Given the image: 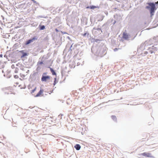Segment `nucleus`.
Instances as JSON below:
<instances>
[{"label":"nucleus","mask_w":158,"mask_h":158,"mask_svg":"<svg viewBox=\"0 0 158 158\" xmlns=\"http://www.w3.org/2000/svg\"><path fill=\"white\" fill-rule=\"evenodd\" d=\"M146 4L148 6H146L145 8L149 10L150 16L152 17L154 15L155 11L158 7V1L155 2H148Z\"/></svg>","instance_id":"obj_1"},{"label":"nucleus","mask_w":158,"mask_h":158,"mask_svg":"<svg viewBox=\"0 0 158 158\" xmlns=\"http://www.w3.org/2000/svg\"><path fill=\"white\" fill-rule=\"evenodd\" d=\"M91 52L95 55L102 57L106 53V48H98V47L92 46L91 48Z\"/></svg>","instance_id":"obj_2"},{"label":"nucleus","mask_w":158,"mask_h":158,"mask_svg":"<svg viewBox=\"0 0 158 158\" xmlns=\"http://www.w3.org/2000/svg\"><path fill=\"white\" fill-rule=\"evenodd\" d=\"M148 44V41H146L144 43L142 44L139 48L137 49V51L138 52H140L145 49V47L146 45H148L147 44Z\"/></svg>","instance_id":"obj_3"},{"label":"nucleus","mask_w":158,"mask_h":158,"mask_svg":"<svg viewBox=\"0 0 158 158\" xmlns=\"http://www.w3.org/2000/svg\"><path fill=\"white\" fill-rule=\"evenodd\" d=\"M37 39L38 37H37L35 36L27 40L24 43V44L25 46L27 45L32 42L34 41L37 40Z\"/></svg>","instance_id":"obj_4"},{"label":"nucleus","mask_w":158,"mask_h":158,"mask_svg":"<svg viewBox=\"0 0 158 158\" xmlns=\"http://www.w3.org/2000/svg\"><path fill=\"white\" fill-rule=\"evenodd\" d=\"M50 79V77L49 76L42 75L41 80L42 82H46L48 80Z\"/></svg>","instance_id":"obj_5"},{"label":"nucleus","mask_w":158,"mask_h":158,"mask_svg":"<svg viewBox=\"0 0 158 158\" xmlns=\"http://www.w3.org/2000/svg\"><path fill=\"white\" fill-rule=\"evenodd\" d=\"M85 7L86 9H90L92 10H94L95 8H99V7L98 6H96L94 5H91L89 6L88 5H86L85 6Z\"/></svg>","instance_id":"obj_6"},{"label":"nucleus","mask_w":158,"mask_h":158,"mask_svg":"<svg viewBox=\"0 0 158 158\" xmlns=\"http://www.w3.org/2000/svg\"><path fill=\"white\" fill-rule=\"evenodd\" d=\"M20 52L22 54V55L21 56V58H23L26 56H28L29 54L26 52H25L24 50L20 51Z\"/></svg>","instance_id":"obj_7"},{"label":"nucleus","mask_w":158,"mask_h":158,"mask_svg":"<svg viewBox=\"0 0 158 158\" xmlns=\"http://www.w3.org/2000/svg\"><path fill=\"white\" fill-rule=\"evenodd\" d=\"M38 73L37 72H34L32 75L31 78H32V79L34 80H36L37 79V76L36 75L38 74Z\"/></svg>","instance_id":"obj_8"},{"label":"nucleus","mask_w":158,"mask_h":158,"mask_svg":"<svg viewBox=\"0 0 158 158\" xmlns=\"http://www.w3.org/2000/svg\"><path fill=\"white\" fill-rule=\"evenodd\" d=\"M43 90L40 89L39 92L37 93V94L35 96V97H39L43 93Z\"/></svg>","instance_id":"obj_9"},{"label":"nucleus","mask_w":158,"mask_h":158,"mask_svg":"<svg viewBox=\"0 0 158 158\" xmlns=\"http://www.w3.org/2000/svg\"><path fill=\"white\" fill-rule=\"evenodd\" d=\"M50 69V70L52 73V74L53 75H56V73L55 71L52 68L49 67H48Z\"/></svg>","instance_id":"obj_10"},{"label":"nucleus","mask_w":158,"mask_h":158,"mask_svg":"<svg viewBox=\"0 0 158 158\" xmlns=\"http://www.w3.org/2000/svg\"><path fill=\"white\" fill-rule=\"evenodd\" d=\"M39 29L40 30H43L45 29V26L44 25H39L38 27Z\"/></svg>","instance_id":"obj_11"},{"label":"nucleus","mask_w":158,"mask_h":158,"mask_svg":"<svg viewBox=\"0 0 158 158\" xmlns=\"http://www.w3.org/2000/svg\"><path fill=\"white\" fill-rule=\"evenodd\" d=\"M74 147L78 151L80 150L81 146L80 144H77L74 146Z\"/></svg>","instance_id":"obj_12"},{"label":"nucleus","mask_w":158,"mask_h":158,"mask_svg":"<svg viewBox=\"0 0 158 158\" xmlns=\"http://www.w3.org/2000/svg\"><path fill=\"white\" fill-rule=\"evenodd\" d=\"M123 37L125 40H127L129 38L128 35L127 33L125 34L124 33L123 34Z\"/></svg>","instance_id":"obj_13"},{"label":"nucleus","mask_w":158,"mask_h":158,"mask_svg":"<svg viewBox=\"0 0 158 158\" xmlns=\"http://www.w3.org/2000/svg\"><path fill=\"white\" fill-rule=\"evenodd\" d=\"M92 41L93 42H96V43H99L101 41V40L98 39H95L93 38H92L91 39Z\"/></svg>","instance_id":"obj_14"},{"label":"nucleus","mask_w":158,"mask_h":158,"mask_svg":"<svg viewBox=\"0 0 158 158\" xmlns=\"http://www.w3.org/2000/svg\"><path fill=\"white\" fill-rule=\"evenodd\" d=\"M111 118L115 122H117V119L115 115H112L111 116Z\"/></svg>","instance_id":"obj_15"},{"label":"nucleus","mask_w":158,"mask_h":158,"mask_svg":"<svg viewBox=\"0 0 158 158\" xmlns=\"http://www.w3.org/2000/svg\"><path fill=\"white\" fill-rule=\"evenodd\" d=\"M150 48H151L152 50H154V51H157V48L154 47V46H152L151 47L149 48L148 49V50Z\"/></svg>","instance_id":"obj_16"},{"label":"nucleus","mask_w":158,"mask_h":158,"mask_svg":"<svg viewBox=\"0 0 158 158\" xmlns=\"http://www.w3.org/2000/svg\"><path fill=\"white\" fill-rule=\"evenodd\" d=\"M139 156H146L147 157V152H143V153L140 154H139Z\"/></svg>","instance_id":"obj_17"},{"label":"nucleus","mask_w":158,"mask_h":158,"mask_svg":"<svg viewBox=\"0 0 158 158\" xmlns=\"http://www.w3.org/2000/svg\"><path fill=\"white\" fill-rule=\"evenodd\" d=\"M104 18V16L103 15H102L101 16L100 18L99 19H98V22H100L102 21Z\"/></svg>","instance_id":"obj_18"},{"label":"nucleus","mask_w":158,"mask_h":158,"mask_svg":"<svg viewBox=\"0 0 158 158\" xmlns=\"http://www.w3.org/2000/svg\"><path fill=\"white\" fill-rule=\"evenodd\" d=\"M54 81L53 84V85L54 86L58 82V81H57L56 80V77L54 78Z\"/></svg>","instance_id":"obj_19"},{"label":"nucleus","mask_w":158,"mask_h":158,"mask_svg":"<svg viewBox=\"0 0 158 158\" xmlns=\"http://www.w3.org/2000/svg\"><path fill=\"white\" fill-rule=\"evenodd\" d=\"M147 157H153V156L150 153H147Z\"/></svg>","instance_id":"obj_20"},{"label":"nucleus","mask_w":158,"mask_h":158,"mask_svg":"<svg viewBox=\"0 0 158 158\" xmlns=\"http://www.w3.org/2000/svg\"><path fill=\"white\" fill-rule=\"evenodd\" d=\"M32 1L34 3H35V5L37 6L38 5H39V3L37 2L36 1H35V0H33Z\"/></svg>","instance_id":"obj_21"},{"label":"nucleus","mask_w":158,"mask_h":158,"mask_svg":"<svg viewBox=\"0 0 158 158\" xmlns=\"http://www.w3.org/2000/svg\"><path fill=\"white\" fill-rule=\"evenodd\" d=\"M43 64V61H39L37 63V65H41L42 64Z\"/></svg>","instance_id":"obj_22"},{"label":"nucleus","mask_w":158,"mask_h":158,"mask_svg":"<svg viewBox=\"0 0 158 158\" xmlns=\"http://www.w3.org/2000/svg\"><path fill=\"white\" fill-rule=\"evenodd\" d=\"M38 17L40 18H46L47 17L45 16L44 15H39L38 16Z\"/></svg>","instance_id":"obj_23"},{"label":"nucleus","mask_w":158,"mask_h":158,"mask_svg":"<svg viewBox=\"0 0 158 158\" xmlns=\"http://www.w3.org/2000/svg\"><path fill=\"white\" fill-rule=\"evenodd\" d=\"M63 115V114H59L58 117V118L59 119H62V116Z\"/></svg>","instance_id":"obj_24"},{"label":"nucleus","mask_w":158,"mask_h":158,"mask_svg":"<svg viewBox=\"0 0 158 158\" xmlns=\"http://www.w3.org/2000/svg\"><path fill=\"white\" fill-rule=\"evenodd\" d=\"M86 33L87 34L86 36H87V38H89L90 37V35H89V34L88 32V31H86Z\"/></svg>","instance_id":"obj_25"},{"label":"nucleus","mask_w":158,"mask_h":158,"mask_svg":"<svg viewBox=\"0 0 158 158\" xmlns=\"http://www.w3.org/2000/svg\"><path fill=\"white\" fill-rule=\"evenodd\" d=\"M36 87H35L34 89L31 90V93H33L36 90Z\"/></svg>","instance_id":"obj_26"},{"label":"nucleus","mask_w":158,"mask_h":158,"mask_svg":"<svg viewBox=\"0 0 158 158\" xmlns=\"http://www.w3.org/2000/svg\"><path fill=\"white\" fill-rule=\"evenodd\" d=\"M86 34H87V33H86V31H85L84 33L81 34V35L85 37V36L86 35Z\"/></svg>","instance_id":"obj_27"},{"label":"nucleus","mask_w":158,"mask_h":158,"mask_svg":"<svg viewBox=\"0 0 158 158\" xmlns=\"http://www.w3.org/2000/svg\"><path fill=\"white\" fill-rule=\"evenodd\" d=\"M94 29H95L94 28ZM95 29H96V30H97L98 31H101L102 33V30L101 28H98Z\"/></svg>","instance_id":"obj_28"},{"label":"nucleus","mask_w":158,"mask_h":158,"mask_svg":"<svg viewBox=\"0 0 158 158\" xmlns=\"http://www.w3.org/2000/svg\"><path fill=\"white\" fill-rule=\"evenodd\" d=\"M148 53V52L147 51H145L144 53V54H143L142 53V56H145Z\"/></svg>","instance_id":"obj_29"},{"label":"nucleus","mask_w":158,"mask_h":158,"mask_svg":"<svg viewBox=\"0 0 158 158\" xmlns=\"http://www.w3.org/2000/svg\"><path fill=\"white\" fill-rule=\"evenodd\" d=\"M19 69L18 68L16 67L15 71V73H18Z\"/></svg>","instance_id":"obj_30"},{"label":"nucleus","mask_w":158,"mask_h":158,"mask_svg":"<svg viewBox=\"0 0 158 158\" xmlns=\"http://www.w3.org/2000/svg\"><path fill=\"white\" fill-rule=\"evenodd\" d=\"M73 44H72L69 48V50L72 51L73 50Z\"/></svg>","instance_id":"obj_31"},{"label":"nucleus","mask_w":158,"mask_h":158,"mask_svg":"<svg viewBox=\"0 0 158 158\" xmlns=\"http://www.w3.org/2000/svg\"><path fill=\"white\" fill-rule=\"evenodd\" d=\"M60 31L63 34H67V33L66 32L63 31Z\"/></svg>","instance_id":"obj_32"},{"label":"nucleus","mask_w":158,"mask_h":158,"mask_svg":"<svg viewBox=\"0 0 158 158\" xmlns=\"http://www.w3.org/2000/svg\"><path fill=\"white\" fill-rule=\"evenodd\" d=\"M14 78H15V79H17V78H18L19 76L18 75H14Z\"/></svg>","instance_id":"obj_33"},{"label":"nucleus","mask_w":158,"mask_h":158,"mask_svg":"<svg viewBox=\"0 0 158 158\" xmlns=\"http://www.w3.org/2000/svg\"><path fill=\"white\" fill-rule=\"evenodd\" d=\"M11 68L12 69H14V68H15V65H14V64H12L11 66Z\"/></svg>","instance_id":"obj_34"},{"label":"nucleus","mask_w":158,"mask_h":158,"mask_svg":"<svg viewBox=\"0 0 158 158\" xmlns=\"http://www.w3.org/2000/svg\"><path fill=\"white\" fill-rule=\"evenodd\" d=\"M150 52L151 54H152L153 53H155V52L154 51H153L152 50H150L149 52Z\"/></svg>","instance_id":"obj_35"},{"label":"nucleus","mask_w":158,"mask_h":158,"mask_svg":"<svg viewBox=\"0 0 158 158\" xmlns=\"http://www.w3.org/2000/svg\"><path fill=\"white\" fill-rule=\"evenodd\" d=\"M55 31L57 32H58L59 31V30H58V29H57V28H56L55 29Z\"/></svg>","instance_id":"obj_36"},{"label":"nucleus","mask_w":158,"mask_h":158,"mask_svg":"<svg viewBox=\"0 0 158 158\" xmlns=\"http://www.w3.org/2000/svg\"><path fill=\"white\" fill-rule=\"evenodd\" d=\"M118 50V48H115L114 49V51L115 52H116Z\"/></svg>","instance_id":"obj_37"},{"label":"nucleus","mask_w":158,"mask_h":158,"mask_svg":"<svg viewBox=\"0 0 158 158\" xmlns=\"http://www.w3.org/2000/svg\"><path fill=\"white\" fill-rule=\"evenodd\" d=\"M40 69V68L38 66L37 67V68H36V70L38 71V70L39 69Z\"/></svg>","instance_id":"obj_38"},{"label":"nucleus","mask_w":158,"mask_h":158,"mask_svg":"<svg viewBox=\"0 0 158 158\" xmlns=\"http://www.w3.org/2000/svg\"><path fill=\"white\" fill-rule=\"evenodd\" d=\"M157 37H153V39L154 40H156Z\"/></svg>","instance_id":"obj_39"},{"label":"nucleus","mask_w":158,"mask_h":158,"mask_svg":"<svg viewBox=\"0 0 158 158\" xmlns=\"http://www.w3.org/2000/svg\"><path fill=\"white\" fill-rule=\"evenodd\" d=\"M116 20H114V22L112 24H113V25H114L116 23Z\"/></svg>","instance_id":"obj_40"},{"label":"nucleus","mask_w":158,"mask_h":158,"mask_svg":"<svg viewBox=\"0 0 158 158\" xmlns=\"http://www.w3.org/2000/svg\"><path fill=\"white\" fill-rule=\"evenodd\" d=\"M4 57H5L7 59H8L7 56V55H4Z\"/></svg>","instance_id":"obj_41"},{"label":"nucleus","mask_w":158,"mask_h":158,"mask_svg":"<svg viewBox=\"0 0 158 158\" xmlns=\"http://www.w3.org/2000/svg\"><path fill=\"white\" fill-rule=\"evenodd\" d=\"M67 38H68L69 40H71L70 39V37L69 36H67Z\"/></svg>","instance_id":"obj_42"},{"label":"nucleus","mask_w":158,"mask_h":158,"mask_svg":"<svg viewBox=\"0 0 158 158\" xmlns=\"http://www.w3.org/2000/svg\"><path fill=\"white\" fill-rule=\"evenodd\" d=\"M47 73H46H46H44L42 75H46V74H47Z\"/></svg>","instance_id":"obj_43"},{"label":"nucleus","mask_w":158,"mask_h":158,"mask_svg":"<svg viewBox=\"0 0 158 158\" xmlns=\"http://www.w3.org/2000/svg\"><path fill=\"white\" fill-rule=\"evenodd\" d=\"M2 54H0V57H2Z\"/></svg>","instance_id":"obj_44"},{"label":"nucleus","mask_w":158,"mask_h":158,"mask_svg":"<svg viewBox=\"0 0 158 158\" xmlns=\"http://www.w3.org/2000/svg\"><path fill=\"white\" fill-rule=\"evenodd\" d=\"M4 65H2V66L1 67L3 68H4Z\"/></svg>","instance_id":"obj_45"},{"label":"nucleus","mask_w":158,"mask_h":158,"mask_svg":"<svg viewBox=\"0 0 158 158\" xmlns=\"http://www.w3.org/2000/svg\"><path fill=\"white\" fill-rule=\"evenodd\" d=\"M53 90H52L51 92V93H52V92H53Z\"/></svg>","instance_id":"obj_46"},{"label":"nucleus","mask_w":158,"mask_h":158,"mask_svg":"<svg viewBox=\"0 0 158 158\" xmlns=\"http://www.w3.org/2000/svg\"><path fill=\"white\" fill-rule=\"evenodd\" d=\"M2 72L3 73H4V71L3 70H2Z\"/></svg>","instance_id":"obj_47"},{"label":"nucleus","mask_w":158,"mask_h":158,"mask_svg":"<svg viewBox=\"0 0 158 158\" xmlns=\"http://www.w3.org/2000/svg\"><path fill=\"white\" fill-rule=\"evenodd\" d=\"M44 56H43V57H42V58H44Z\"/></svg>","instance_id":"obj_48"},{"label":"nucleus","mask_w":158,"mask_h":158,"mask_svg":"<svg viewBox=\"0 0 158 158\" xmlns=\"http://www.w3.org/2000/svg\"><path fill=\"white\" fill-rule=\"evenodd\" d=\"M151 40V39H150V40H149V41H150Z\"/></svg>","instance_id":"obj_49"},{"label":"nucleus","mask_w":158,"mask_h":158,"mask_svg":"<svg viewBox=\"0 0 158 158\" xmlns=\"http://www.w3.org/2000/svg\"><path fill=\"white\" fill-rule=\"evenodd\" d=\"M16 65H17V66H18V64H16Z\"/></svg>","instance_id":"obj_50"},{"label":"nucleus","mask_w":158,"mask_h":158,"mask_svg":"<svg viewBox=\"0 0 158 158\" xmlns=\"http://www.w3.org/2000/svg\"><path fill=\"white\" fill-rule=\"evenodd\" d=\"M4 76H5V74H4Z\"/></svg>","instance_id":"obj_51"},{"label":"nucleus","mask_w":158,"mask_h":158,"mask_svg":"<svg viewBox=\"0 0 158 158\" xmlns=\"http://www.w3.org/2000/svg\"><path fill=\"white\" fill-rule=\"evenodd\" d=\"M31 1H32L33 0H31Z\"/></svg>","instance_id":"obj_52"}]
</instances>
